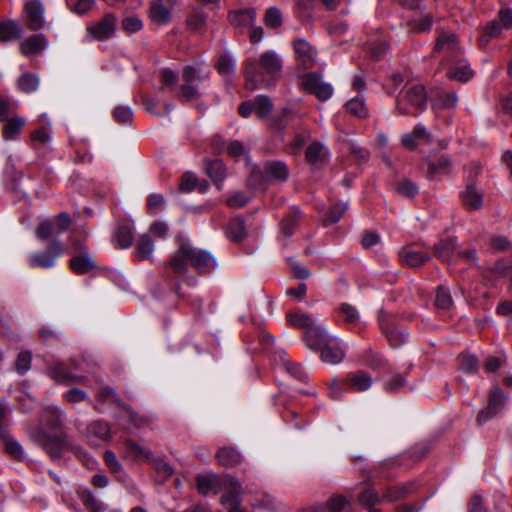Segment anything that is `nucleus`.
Returning a JSON list of instances; mask_svg holds the SVG:
<instances>
[{
    "label": "nucleus",
    "instance_id": "f257e3e1",
    "mask_svg": "<svg viewBox=\"0 0 512 512\" xmlns=\"http://www.w3.org/2000/svg\"><path fill=\"white\" fill-rule=\"evenodd\" d=\"M245 88L249 91L274 87L281 75L283 63L275 51L249 57L244 64Z\"/></svg>",
    "mask_w": 512,
    "mask_h": 512
},
{
    "label": "nucleus",
    "instance_id": "f03ea898",
    "mask_svg": "<svg viewBox=\"0 0 512 512\" xmlns=\"http://www.w3.org/2000/svg\"><path fill=\"white\" fill-rule=\"evenodd\" d=\"M177 242L178 248L168 263L173 272L187 271L188 263L201 274L210 273L217 267V260L209 251L193 247L180 235Z\"/></svg>",
    "mask_w": 512,
    "mask_h": 512
},
{
    "label": "nucleus",
    "instance_id": "7ed1b4c3",
    "mask_svg": "<svg viewBox=\"0 0 512 512\" xmlns=\"http://www.w3.org/2000/svg\"><path fill=\"white\" fill-rule=\"evenodd\" d=\"M196 486L198 492L204 496L209 493L218 494L221 491L224 492L222 495H227L240 489L241 483L230 475L207 474L196 477Z\"/></svg>",
    "mask_w": 512,
    "mask_h": 512
},
{
    "label": "nucleus",
    "instance_id": "20e7f679",
    "mask_svg": "<svg viewBox=\"0 0 512 512\" xmlns=\"http://www.w3.org/2000/svg\"><path fill=\"white\" fill-rule=\"evenodd\" d=\"M288 324L295 328L304 329L303 339L308 347H316L318 340L324 337V328L318 325L311 315L300 310L286 314Z\"/></svg>",
    "mask_w": 512,
    "mask_h": 512
},
{
    "label": "nucleus",
    "instance_id": "39448f33",
    "mask_svg": "<svg viewBox=\"0 0 512 512\" xmlns=\"http://www.w3.org/2000/svg\"><path fill=\"white\" fill-rule=\"evenodd\" d=\"M289 177V169L282 161H266L261 170H253L249 183L255 187L264 188L270 181L285 182Z\"/></svg>",
    "mask_w": 512,
    "mask_h": 512
},
{
    "label": "nucleus",
    "instance_id": "423d86ee",
    "mask_svg": "<svg viewBox=\"0 0 512 512\" xmlns=\"http://www.w3.org/2000/svg\"><path fill=\"white\" fill-rule=\"evenodd\" d=\"M427 106V94L421 84H414L406 89L396 102V109L402 115L418 116Z\"/></svg>",
    "mask_w": 512,
    "mask_h": 512
},
{
    "label": "nucleus",
    "instance_id": "0eeeda50",
    "mask_svg": "<svg viewBox=\"0 0 512 512\" xmlns=\"http://www.w3.org/2000/svg\"><path fill=\"white\" fill-rule=\"evenodd\" d=\"M64 252V246L58 239H53L44 251L31 253L28 257V265L32 269H50Z\"/></svg>",
    "mask_w": 512,
    "mask_h": 512
},
{
    "label": "nucleus",
    "instance_id": "6e6552de",
    "mask_svg": "<svg viewBox=\"0 0 512 512\" xmlns=\"http://www.w3.org/2000/svg\"><path fill=\"white\" fill-rule=\"evenodd\" d=\"M316 347H309L313 351H321V360L328 364H338L345 356V352L337 338L331 337L324 330V337H321Z\"/></svg>",
    "mask_w": 512,
    "mask_h": 512
},
{
    "label": "nucleus",
    "instance_id": "1a4fd4ad",
    "mask_svg": "<svg viewBox=\"0 0 512 512\" xmlns=\"http://www.w3.org/2000/svg\"><path fill=\"white\" fill-rule=\"evenodd\" d=\"M300 87L306 92L315 95L320 101L328 100L333 94L331 84L324 82L321 75L315 72L303 75L300 79Z\"/></svg>",
    "mask_w": 512,
    "mask_h": 512
},
{
    "label": "nucleus",
    "instance_id": "9d476101",
    "mask_svg": "<svg viewBox=\"0 0 512 512\" xmlns=\"http://www.w3.org/2000/svg\"><path fill=\"white\" fill-rule=\"evenodd\" d=\"M477 174L478 169L469 175L465 189L460 193L462 204L468 211L479 210L483 205V192L478 190L475 184Z\"/></svg>",
    "mask_w": 512,
    "mask_h": 512
},
{
    "label": "nucleus",
    "instance_id": "9b49d317",
    "mask_svg": "<svg viewBox=\"0 0 512 512\" xmlns=\"http://www.w3.org/2000/svg\"><path fill=\"white\" fill-rule=\"evenodd\" d=\"M378 322L382 332L393 348H397L406 342L408 338L407 331L399 329L388 314L381 312Z\"/></svg>",
    "mask_w": 512,
    "mask_h": 512
},
{
    "label": "nucleus",
    "instance_id": "f8f14e48",
    "mask_svg": "<svg viewBox=\"0 0 512 512\" xmlns=\"http://www.w3.org/2000/svg\"><path fill=\"white\" fill-rule=\"evenodd\" d=\"M117 22V17L112 13H108L105 14L98 22L88 25L86 30L94 39L98 41H105L114 35Z\"/></svg>",
    "mask_w": 512,
    "mask_h": 512
},
{
    "label": "nucleus",
    "instance_id": "ddd939ff",
    "mask_svg": "<svg viewBox=\"0 0 512 512\" xmlns=\"http://www.w3.org/2000/svg\"><path fill=\"white\" fill-rule=\"evenodd\" d=\"M24 16L27 27L39 31L45 26V8L40 0H29L24 5Z\"/></svg>",
    "mask_w": 512,
    "mask_h": 512
},
{
    "label": "nucleus",
    "instance_id": "4468645a",
    "mask_svg": "<svg viewBox=\"0 0 512 512\" xmlns=\"http://www.w3.org/2000/svg\"><path fill=\"white\" fill-rule=\"evenodd\" d=\"M505 402L506 396L504 392L499 387L493 388L489 394L487 407L482 409L478 414V423H485L497 416L504 409Z\"/></svg>",
    "mask_w": 512,
    "mask_h": 512
},
{
    "label": "nucleus",
    "instance_id": "2eb2a0df",
    "mask_svg": "<svg viewBox=\"0 0 512 512\" xmlns=\"http://www.w3.org/2000/svg\"><path fill=\"white\" fill-rule=\"evenodd\" d=\"M435 51L443 53L450 61L460 58L461 48L458 37L451 32H441L437 37Z\"/></svg>",
    "mask_w": 512,
    "mask_h": 512
},
{
    "label": "nucleus",
    "instance_id": "dca6fc26",
    "mask_svg": "<svg viewBox=\"0 0 512 512\" xmlns=\"http://www.w3.org/2000/svg\"><path fill=\"white\" fill-rule=\"evenodd\" d=\"M43 449L47 452L52 460H59L62 458L63 452L69 448L66 441V436L61 434L58 436H51L42 434L40 438Z\"/></svg>",
    "mask_w": 512,
    "mask_h": 512
},
{
    "label": "nucleus",
    "instance_id": "f3484780",
    "mask_svg": "<svg viewBox=\"0 0 512 512\" xmlns=\"http://www.w3.org/2000/svg\"><path fill=\"white\" fill-rule=\"evenodd\" d=\"M176 0H156L151 3L149 16L157 25H166L171 20V9L176 6Z\"/></svg>",
    "mask_w": 512,
    "mask_h": 512
},
{
    "label": "nucleus",
    "instance_id": "a211bd4d",
    "mask_svg": "<svg viewBox=\"0 0 512 512\" xmlns=\"http://www.w3.org/2000/svg\"><path fill=\"white\" fill-rule=\"evenodd\" d=\"M293 47L297 55L299 65L304 69H311L315 64L316 50L305 39L294 40Z\"/></svg>",
    "mask_w": 512,
    "mask_h": 512
},
{
    "label": "nucleus",
    "instance_id": "6ab92c4d",
    "mask_svg": "<svg viewBox=\"0 0 512 512\" xmlns=\"http://www.w3.org/2000/svg\"><path fill=\"white\" fill-rule=\"evenodd\" d=\"M305 158L311 166L318 168L329 161L330 153L326 146L318 141H314L307 147Z\"/></svg>",
    "mask_w": 512,
    "mask_h": 512
},
{
    "label": "nucleus",
    "instance_id": "aec40b11",
    "mask_svg": "<svg viewBox=\"0 0 512 512\" xmlns=\"http://www.w3.org/2000/svg\"><path fill=\"white\" fill-rule=\"evenodd\" d=\"M69 268L77 275H84L98 270L99 266L91 253H83L69 260Z\"/></svg>",
    "mask_w": 512,
    "mask_h": 512
},
{
    "label": "nucleus",
    "instance_id": "412c9836",
    "mask_svg": "<svg viewBox=\"0 0 512 512\" xmlns=\"http://www.w3.org/2000/svg\"><path fill=\"white\" fill-rule=\"evenodd\" d=\"M399 257L403 265L411 268H419L431 260L429 253L414 250L411 246L403 247L399 252Z\"/></svg>",
    "mask_w": 512,
    "mask_h": 512
},
{
    "label": "nucleus",
    "instance_id": "4be33fe9",
    "mask_svg": "<svg viewBox=\"0 0 512 512\" xmlns=\"http://www.w3.org/2000/svg\"><path fill=\"white\" fill-rule=\"evenodd\" d=\"M415 482L401 483L394 486H389L385 489L382 500L383 502H396L400 501L416 490Z\"/></svg>",
    "mask_w": 512,
    "mask_h": 512
},
{
    "label": "nucleus",
    "instance_id": "5701e85b",
    "mask_svg": "<svg viewBox=\"0 0 512 512\" xmlns=\"http://www.w3.org/2000/svg\"><path fill=\"white\" fill-rule=\"evenodd\" d=\"M48 46V39L43 33L33 34L20 44L25 56L41 54Z\"/></svg>",
    "mask_w": 512,
    "mask_h": 512
},
{
    "label": "nucleus",
    "instance_id": "b1692460",
    "mask_svg": "<svg viewBox=\"0 0 512 512\" xmlns=\"http://www.w3.org/2000/svg\"><path fill=\"white\" fill-rule=\"evenodd\" d=\"M451 62L452 65L446 72V76L449 79L457 80L460 82H467L473 77L474 72L470 68V64L467 62V60L458 58L452 60Z\"/></svg>",
    "mask_w": 512,
    "mask_h": 512
},
{
    "label": "nucleus",
    "instance_id": "393cba45",
    "mask_svg": "<svg viewBox=\"0 0 512 512\" xmlns=\"http://www.w3.org/2000/svg\"><path fill=\"white\" fill-rule=\"evenodd\" d=\"M256 19V10L254 8L240 9L232 11L228 15L230 24L238 29H244L252 26Z\"/></svg>",
    "mask_w": 512,
    "mask_h": 512
},
{
    "label": "nucleus",
    "instance_id": "a878e982",
    "mask_svg": "<svg viewBox=\"0 0 512 512\" xmlns=\"http://www.w3.org/2000/svg\"><path fill=\"white\" fill-rule=\"evenodd\" d=\"M50 376L57 383L68 385L70 383H84L85 376L75 375L70 372L65 364L57 363L50 370Z\"/></svg>",
    "mask_w": 512,
    "mask_h": 512
},
{
    "label": "nucleus",
    "instance_id": "bb28decb",
    "mask_svg": "<svg viewBox=\"0 0 512 512\" xmlns=\"http://www.w3.org/2000/svg\"><path fill=\"white\" fill-rule=\"evenodd\" d=\"M303 218V212L299 207H292L281 220L280 231L285 237H291Z\"/></svg>",
    "mask_w": 512,
    "mask_h": 512
},
{
    "label": "nucleus",
    "instance_id": "cd10ccee",
    "mask_svg": "<svg viewBox=\"0 0 512 512\" xmlns=\"http://www.w3.org/2000/svg\"><path fill=\"white\" fill-rule=\"evenodd\" d=\"M23 34V27L15 20H0V41L9 42L19 40Z\"/></svg>",
    "mask_w": 512,
    "mask_h": 512
},
{
    "label": "nucleus",
    "instance_id": "c85d7f7f",
    "mask_svg": "<svg viewBox=\"0 0 512 512\" xmlns=\"http://www.w3.org/2000/svg\"><path fill=\"white\" fill-rule=\"evenodd\" d=\"M450 164V158L445 155L440 156L436 161H428L427 178L430 180H439L442 175L449 173Z\"/></svg>",
    "mask_w": 512,
    "mask_h": 512
},
{
    "label": "nucleus",
    "instance_id": "c756f323",
    "mask_svg": "<svg viewBox=\"0 0 512 512\" xmlns=\"http://www.w3.org/2000/svg\"><path fill=\"white\" fill-rule=\"evenodd\" d=\"M206 174L211 178L213 183L220 190L223 180L226 177V168L224 163L219 160H206L205 161Z\"/></svg>",
    "mask_w": 512,
    "mask_h": 512
},
{
    "label": "nucleus",
    "instance_id": "7c9ffc66",
    "mask_svg": "<svg viewBox=\"0 0 512 512\" xmlns=\"http://www.w3.org/2000/svg\"><path fill=\"white\" fill-rule=\"evenodd\" d=\"M226 235L232 242H242L247 237L244 219L240 216L232 218L227 225Z\"/></svg>",
    "mask_w": 512,
    "mask_h": 512
},
{
    "label": "nucleus",
    "instance_id": "2f4dec72",
    "mask_svg": "<svg viewBox=\"0 0 512 512\" xmlns=\"http://www.w3.org/2000/svg\"><path fill=\"white\" fill-rule=\"evenodd\" d=\"M154 249L155 245L151 237L148 234H143L137 240L134 251V258L137 261L150 260Z\"/></svg>",
    "mask_w": 512,
    "mask_h": 512
},
{
    "label": "nucleus",
    "instance_id": "473e14b6",
    "mask_svg": "<svg viewBox=\"0 0 512 512\" xmlns=\"http://www.w3.org/2000/svg\"><path fill=\"white\" fill-rule=\"evenodd\" d=\"M134 239V234L132 231V227L129 224H120L114 231L113 234V242L115 246L119 249L129 248Z\"/></svg>",
    "mask_w": 512,
    "mask_h": 512
},
{
    "label": "nucleus",
    "instance_id": "72a5a7b5",
    "mask_svg": "<svg viewBox=\"0 0 512 512\" xmlns=\"http://www.w3.org/2000/svg\"><path fill=\"white\" fill-rule=\"evenodd\" d=\"M456 242L453 238L441 239L433 245L435 256L442 262H450L452 260Z\"/></svg>",
    "mask_w": 512,
    "mask_h": 512
},
{
    "label": "nucleus",
    "instance_id": "f704fd0d",
    "mask_svg": "<svg viewBox=\"0 0 512 512\" xmlns=\"http://www.w3.org/2000/svg\"><path fill=\"white\" fill-rule=\"evenodd\" d=\"M243 493L244 490L241 485L240 489H237L233 494L222 495L220 503L228 512H248L241 508Z\"/></svg>",
    "mask_w": 512,
    "mask_h": 512
},
{
    "label": "nucleus",
    "instance_id": "c9c22d12",
    "mask_svg": "<svg viewBox=\"0 0 512 512\" xmlns=\"http://www.w3.org/2000/svg\"><path fill=\"white\" fill-rule=\"evenodd\" d=\"M504 30L498 20L488 22L479 36L478 43L481 48H486L492 39L499 37Z\"/></svg>",
    "mask_w": 512,
    "mask_h": 512
},
{
    "label": "nucleus",
    "instance_id": "e433bc0d",
    "mask_svg": "<svg viewBox=\"0 0 512 512\" xmlns=\"http://www.w3.org/2000/svg\"><path fill=\"white\" fill-rule=\"evenodd\" d=\"M26 120L22 117H13L6 120L2 136L5 140H15L25 126Z\"/></svg>",
    "mask_w": 512,
    "mask_h": 512
},
{
    "label": "nucleus",
    "instance_id": "4c0bfd02",
    "mask_svg": "<svg viewBox=\"0 0 512 512\" xmlns=\"http://www.w3.org/2000/svg\"><path fill=\"white\" fill-rule=\"evenodd\" d=\"M216 456L219 464L224 467H234L241 462L240 453L232 447L220 448Z\"/></svg>",
    "mask_w": 512,
    "mask_h": 512
},
{
    "label": "nucleus",
    "instance_id": "58836bf2",
    "mask_svg": "<svg viewBox=\"0 0 512 512\" xmlns=\"http://www.w3.org/2000/svg\"><path fill=\"white\" fill-rule=\"evenodd\" d=\"M6 453L16 460H22L24 457V451L20 443L10 434L9 431L5 432V436H0Z\"/></svg>",
    "mask_w": 512,
    "mask_h": 512
},
{
    "label": "nucleus",
    "instance_id": "ea45409f",
    "mask_svg": "<svg viewBox=\"0 0 512 512\" xmlns=\"http://www.w3.org/2000/svg\"><path fill=\"white\" fill-rule=\"evenodd\" d=\"M358 501L363 506H366L370 512H379L374 506L383 502L382 496L380 497L372 486L365 488L358 495Z\"/></svg>",
    "mask_w": 512,
    "mask_h": 512
},
{
    "label": "nucleus",
    "instance_id": "a19ab883",
    "mask_svg": "<svg viewBox=\"0 0 512 512\" xmlns=\"http://www.w3.org/2000/svg\"><path fill=\"white\" fill-rule=\"evenodd\" d=\"M347 385L354 391H365L372 385V378L366 372L358 371L348 377Z\"/></svg>",
    "mask_w": 512,
    "mask_h": 512
},
{
    "label": "nucleus",
    "instance_id": "79ce46f5",
    "mask_svg": "<svg viewBox=\"0 0 512 512\" xmlns=\"http://www.w3.org/2000/svg\"><path fill=\"white\" fill-rule=\"evenodd\" d=\"M253 105H254V113L257 115L258 118L264 119L266 118L273 110L274 104L270 97L267 95H257L253 99Z\"/></svg>",
    "mask_w": 512,
    "mask_h": 512
},
{
    "label": "nucleus",
    "instance_id": "37998d69",
    "mask_svg": "<svg viewBox=\"0 0 512 512\" xmlns=\"http://www.w3.org/2000/svg\"><path fill=\"white\" fill-rule=\"evenodd\" d=\"M125 449L126 452L135 460L145 459L150 461L152 459V452L149 449H146L140 446L134 440L128 439L125 441Z\"/></svg>",
    "mask_w": 512,
    "mask_h": 512
},
{
    "label": "nucleus",
    "instance_id": "c03bdc74",
    "mask_svg": "<svg viewBox=\"0 0 512 512\" xmlns=\"http://www.w3.org/2000/svg\"><path fill=\"white\" fill-rule=\"evenodd\" d=\"M78 497L82 504L90 511V512H103L105 508L102 503H100L93 493L87 489H81L77 492Z\"/></svg>",
    "mask_w": 512,
    "mask_h": 512
},
{
    "label": "nucleus",
    "instance_id": "a18cd8bd",
    "mask_svg": "<svg viewBox=\"0 0 512 512\" xmlns=\"http://www.w3.org/2000/svg\"><path fill=\"white\" fill-rule=\"evenodd\" d=\"M348 209V204L344 202H337L332 205L328 213L323 218V225L329 226L338 222Z\"/></svg>",
    "mask_w": 512,
    "mask_h": 512
},
{
    "label": "nucleus",
    "instance_id": "49530a36",
    "mask_svg": "<svg viewBox=\"0 0 512 512\" xmlns=\"http://www.w3.org/2000/svg\"><path fill=\"white\" fill-rule=\"evenodd\" d=\"M42 419L48 428L57 430L62 425V412L56 407H48L44 410Z\"/></svg>",
    "mask_w": 512,
    "mask_h": 512
},
{
    "label": "nucleus",
    "instance_id": "de8ad7c7",
    "mask_svg": "<svg viewBox=\"0 0 512 512\" xmlns=\"http://www.w3.org/2000/svg\"><path fill=\"white\" fill-rule=\"evenodd\" d=\"M434 304L437 309L443 311L448 310L452 306L453 300L451 293L446 286L440 285L437 287Z\"/></svg>",
    "mask_w": 512,
    "mask_h": 512
},
{
    "label": "nucleus",
    "instance_id": "09e8293b",
    "mask_svg": "<svg viewBox=\"0 0 512 512\" xmlns=\"http://www.w3.org/2000/svg\"><path fill=\"white\" fill-rule=\"evenodd\" d=\"M87 431L89 434L94 435L104 441L109 440L111 437L110 426L107 422L102 420L91 422L87 427Z\"/></svg>",
    "mask_w": 512,
    "mask_h": 512
},
{
    "label": "nucleus",
    "instance_id": "8fccbe9b",
    "mask_svg": "<svg viewBox=\"0 0 512 512\" xmlns=\"http://www.w3.org/2000/svg\"><path fill=\"white\" fill-rule=\"evenodd\" d=\"M216 70L223 76L231 75L236 68V62L229 53H223L218 57Z\"/></svg>",
    "mask_w": 512,
    "mask_h": 512
},
{
    "label": "nucleus",
    "instance_id": "3c124183",
    "mask_svg": "<svg viewBox=\"0 0 512 512\" xmlns=\"http://www.w3.org/2000/svg\"><path fill=\"white\" fill-rule=\"evenodd\" d=\"M313 3L311 0H297L294 7L295 16L306 23L312 18Z\"/></svg>",
    "mask_w": 512,
    "mask_h": 512
},
{
    "label": "nucleus",
    "instance_id": "603ef678",
    "mask_svg": "<svg viewBox=\"0 0 512 512\" xmlns=\"http://www.w3.org/2000/svg\"><path fill=\"white\" fill-rule=\"evenodd\" d=\"M509 270L512 272V262L507 259H499L489 266L487 272L490 277L498 279L505 277Z\"/></svg>",
    "mask_w": 512,
    "mask_h": 512
},
{
    "label": "nucleus",
    "instance_id": "864d4df0",
    "mask_svg": "<svg viewBox=\"0 0 512 512\" xmlns=\"http://www.w3.org/2000/svg\"><path fill=\"white\" fill-rule=\"evenodd\" d=\"M18 88L24 93L36 91L39 85V79L32 73H24L18 79Z\"/></svg>",
    "mask_w": 512,
    "mask_h": 512
},
{
    "label": "nucleus",
    "instance_id": "5fc2aeb1",
    "mask_svg": "<svg viewBox=\"0 0 512 512\" xmlns=\"http://www.w3.org/2000/svg\"><path fill=\"white\" fill-rule=\"evenodd\" d=\"M459 370L467 374H474L479 368V362L476 356L471 354H461L458 358Z\"/></svg>",
    "mask_w": 512,
    "mask_h": 512
},
{
    "label": "nucleus",
    "instance_id": "6e6d98bb",
    "mask_svg": "<svg viewBox=\"0 0 512 512\" xmlns=\"http://www.w3.org/2000/svg\"><path fill=\"white\" fill-rule=\"evenodd\" d=\"M208 77V72L203 73L194 66H186L183 70L182 78L184 82L199 85L200 82Z\"/></svg>",
    "mask_w": 512,
    "mask_h": 512
},
{
    "label": "nucleus",
    "instance_id": "4d7b16f0",
    "mask_svg": "<svg viewBox=\"0 0 512 512\" xmlns=\"http://www.w3.org/2000/svg\"><path fill=\"white\" fill-rule=\"evenodd\" d=\"M97 399L101 402H109L117 405L118 407L124 406V402L119 394L111 387H102L97 394Z\"/></svg>",
    "mask_w": 512,
    "mask_h": 512
},
{
    "label": "nucleus",
    "instance_id": "13d9d810",
    "mask_svg": "<svg viewBox=\"0 0 512 512\" xmlns=\"http://www.w3.org/2000/svg\"><path fill=\"white\" fill-rule=\"evenodd\" d=\"M347 111L359 118H365L368 115V110L365 106L364 100L360 97H354L346 103Z\"/></svg>",
    "mask_w": 512,
    "mask_h": 512
},
{
    "label": "nucleus",
    "instance_id": "bf43d9fd",
    "mask_svg": "<svg viewBox=\"0 0 512 512\" xmlns=\"http://www.w3.org/2000/svg\"><path fill=\"white\" fill-rule=\"evenodd\" d=\"M437 103L441 109H452L458 104V97L455 91L439 92L437 94Z\"/></svg>",
    "mask_w": 512,
    "mask_h": 512
},
{
    "label": "nucleus",
    "instance_id": "052dcab7",
    "mask_svg": "<svg viewBox=\"0 0 512 512\" xmlns=\"http://www.w3.org/2000/svg\"><path fill=\"white\" fill-rule=\"evenodd\" d=\"M283 366L285 370L295 379H297L300 382H307L308 381V374L306 371L301 367V365L297 363L290 362L287 359L283 360Z\"/></svg>",
    "mask_w": 512,
    "mask_h": 512
},
{
    "label": "nucleus",
    "instance_id": "680f3d73",
    "mask_svg": "<svg viewBox=\"0 0 512 512\" xmlns=\"http://www.w3.org/2000/svg\"><path fill=\"white\" fill-rule=\"evenodd\" d=\"M54 232H56V229L54 227L53 221L46 219L39 223L35 230V235L37 239L45 241L50 239L53 236Z\"/></svg>",
    "mask_w": 512,
    "mask_h": 512
},
{
    "label": "nucleus",
    "instance_id": "e2e57ef3",
    "mask_svg": "<svg viewBox=\"0 0 512 512\" xmlns=\"http://www.w3.org/2000/svg\"><path fill=\"white\" fill-rule=\"evenodd\" d=\"M407 384L405 375L395 373L384 384V390L390 393L399 392Z\"/></svg>",
    "mask_w": 512,
    "mask_h": 512
},
{
    "label": "nucleus",
    "instance_id": "0e129e2a",
    "mask_svg": "<svg viewBox=\"0 0 512 512\" xmlns=\"http://www.w3.org/2000/svg\"><path fill=\"white\" fill-rule=\"evenodd\" d=\"M113 117L121 125H130L133 121V111L128 106H117L113 111Z\"/></svg>",
    "mask_w": 512,
    "mask_h": 512
},
{
    "label": "nucleus",
    "instance_id": "69168bd1",
    "mask_svg": "<svg viewBox=\"0 0 512 512\" xmlns=\"http://www.w3.org/2000/svg\"><path fill=\"white\" fill-rule=\"evenodd\" d=\"M32 354L30 351H21L15 361V370L18 374L24 375L31 367Z\"/></svg>",
    "mask_w": 512,
    "mask_h": 512
},
{
    "label": "nucleus",
    "instance_id": "338daca9",
    "mask_svg": "<svg viewBox=\"0 0 512 512\" xmlns=\"http://www.w3.org/2000/svg\"><path fill=\"white\" fill-rule=\"evenodd\" d=\"M200 97L198 86L183 82L178 92V98L182 101H191Z\"/></svg>",
    "mask_w": 512,
    "mask_h": 512
},
{
    "label": "nucleus",
    "instance_id": "774afa93",
    "mask_svg": "<svg viewBox=\"0 0 512 512\" xmlns=\"http://www.w3.org/2000/svg\"><path fill=\"white\" fill-rule=\"evenodd\" d=\"M39 338L44 342L57 341L62 336V331L50 325L42 326L38 332Z\"/></svg>",
    "mask_w": 512,
    "mask_h": 512
}]
</instances>
